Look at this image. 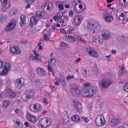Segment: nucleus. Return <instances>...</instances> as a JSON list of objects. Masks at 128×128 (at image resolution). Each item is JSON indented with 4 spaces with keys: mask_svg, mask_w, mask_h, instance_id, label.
<instances>
[{
    "mask_svg": "<svg viewBox=\"0 0 128 128\" xmlns=\"http://www.w3.org/2000/svg\"><path fill=\"white\" fill-rule=\"evenodd\" d=\"M39 121L44 126V128L50 126L51 123L50 120L45 118H42Z\"/></svg>",
    "mask_w": 128,
    "mask_h": 128,
    "instance_id": "obj_11",
    "label": "nucleus"
},
{
    "mask_svg": "<svg viewBox=\"0 0 128 128\" xmlns=\"http://www.w3.org/2000/svg\"><path fill=\"white\" fill-rule=\"evenodd\" d=\"M10 52L13 54H19L21 53V51L17 46H10L9 49Z\"/></svg>",
    "mask_w": 128,
    "mask_h": 128,
    "instance_id": "obj_9",
    "label": "nucleus"
},
{
    "mask_svg": "<svg viewBox=\"0 0 128 128\" xmlns=\"http://www.w3.org/2000/svg\"><path fill=\"white\" fill-rule=\"evenodd\" d=\"M10 64L8 63H5L4 64V67H5L8 70H10Z\"/></svg>",
    "mask_w": 128,
    "mask_h": 128,
    "instance_id": "obj_46",
    "label": "nucleus"
},
{
    "mask_svg": "<svg viewBox=\"0 0 128 128\" xmlns=\"http://www.w3.org/2000/svg\"><path fill=\"white\" fill-rule=\"evenodd\" d=\"M87 52L90 55H92L94 57L97 56V53L94 50H92L89 48H88L86 49Z\"/></svg>",
    "mask_w": 128,
    "mask_h": 128,
    "instance_id": "obj_15",
    "label": "nucleus"
},
{
    "mask_svg": "<svg viewBox=\"0 0 128 128\" xmlns=\"http://www.w3.org/2000/svg\"><path fill=\"white\" fill-rule=\"evenodd\" d=\"M95 122L96 125L98 126H102L105 124V122H101L98 119H96V118L95 119Z\"/></svg>",
    "mask_w": 128,
    "mask_h": 128,
    "instance_id": "obj_25",
    "label": "nucleus"
},
{
    "mask_svg": "<svg viewBox=\"0 0 128 128\" xmlns=\"http://www.w3.org/2000/svg\"><path fill=\"white\" fill-rule=\"evenodd\" d=\"M36 71L37 74L40 76L44 77L46 76V72L42 68L39 67L36 69Z\"/></svg>",
    "mask_w": 128,
    "mask_h": 128,
    "instance_id": "obj_8",
    "label": "nucleus"
},
{
    "mask_svg": "<svg viewBox=\"0 0 128 128\" xmlns=\"http://www.w3.org/2000/svg\"><path fill=\"white\" fill-rule=\"evenodd\" d=\"M18 12L17 10L16 9H14L11 11L10 12L11 15L12 16H15L16 15V14H17Z\"/></svg>",
    "mask_w": 128,
    "mask_h": 128,
    "instance_id": "obj_42",
    "label": "nucleus"
},
{
    "mask_svg": "<svg viewBox=\"0 0 128 128\" xmlns=\"http://www.w3.org/2000/svg\"><path fill=\"white\" fill-rule=\"evenodd\" d=\"M119 5L120 6H125L128 4V0H119Z\"/></svg>",
    "mask_w": 128,
    "mask_h": 128,
    "instance_id": "obj_28",
    "label": "nucleus"
},
{
    "mask_svg": "<svg viewBox=\"0 0 128 128\" xmlns=\"http://www.w3.org/2000/svg\"><path fill=\"white\" fill-rule=\"evenodd\" d=\"M90 82L86 83L84 84V86H85L84 88H87V87L90 86Z\"/></svg>",
    "mask_w": 128,
    "mask_h": 128,
    "instance_id": "obj_54",
    "label": "nucleus"
},
{
    "mask_svg": "<svg viewBox=\"0 0 128 128\" xmlns=\"http://www.w3.org/2000/svg\"><path fill=\"white\" fill-rule=\"evenodd\" d=\"M74 106L79 112L80 113L82 112V108L81 104L79 102L77 101L75 103Z\"/></svg>",
    "mask_w": 128,
    "mask_h": 128,
    "instance_id": "obj_18",
    "label": "nucleus"
},
{
    "mask_svg": "<svg viewBox=\"0 0 128 128\" xmlns=\"http://www.w3.org/2000/svg\"><path fill=\"white\" fill-rule=\"evenodd\" d=\"M34 54L35 56H34L33 54L30 55L29 58V59L30 60H40V59L38 56L39 55L38 54H37V52L35 51H34Z\"/></svg>",
    "mask_w": 128,
    "mask_h": 128,
    "instance_id": "obj_16",
    "label": "nucleus"
},
{
    "mask_svg": "<svg viewBox=\"0 0 128 128\" xmlns=\"http://www.w3.org/2000/svg\"><path fill=\"white\" fill-rule=\"evenodd\" d=\"M72 120L75 122H78L80 120V118L79 116L77 115H74L71 118Z\"/></svg>",
    "mask_w": 128,
    "mask_h": 128,
    "instance_id": "obj_29",
    "label": "nucleus"
},
{
    "mask_svg": "<svg viewBox=\"0 0 128 128\" xmlns=\"http://www.w3.org/2000/svg\"><path fill=\"white\" fill-rule=\"evenodd\" d=\"M81 2V1L80 0H74L72 2V4L73 6H75Z\"/></svg>",
    "mask_w": 128,
    "mask_h": 128,
    "instance_id": "obj_39",
    "label": "nucleus"
},
{
    "mask_svg": "<svg viewBox=\"0 0 128 128\" xmlns=\"http://www.w3.org/2000/svg\"><path fill=\"white\" fill-rule=\"evenodd\" d=\"M35 83L37 85H39L40 83L39 80L38 79H37L35 80Z\"/></svg>",
    "mask_w": 128,
    "mask_h": 128,
    "instance_id": "obj_57",
    "label": "nucleus"
},
{
    "mask_svg": "<svg viewBox=\"0 0 128 128\" xmlns=\"http://www.w3.org/2000/svg\"><path fill=\"white\" fill-rule=\"evenodd\" d=\"M61 16H53V19L57 22H61Z\"/></svg>",
    "mask_w": 128,
    "mask_h": 128,
    "instance_id": "obj_41",
    "label": "nucleus"
},
{
    "mask_svg": "<svg viewBox=\"0 0 128 128\" xmlns=\"http://www.w3.org/2000/svg\"><path fill=\"white\" fill-rule=\"evenodd\" d=\"M61 84L62 86L64 87L66 85L63 76H62L60 77Z\"/></svg>",
    "mask_w": 128,
    "mask_h": 128,
    "instance_id": "obj_37",
    "label": "nucleus"
},
{
    "mask_svg": "<svg viewBox=\"0 0 128 128\" xmlns=\"http://www.w3.org/2000/svg\"><path fill=\"white\" fill-rule=\"evenodd\" d=\"M123 90L126 92H128V82L126 83L124 85Z\"/></svg>",
    "mask_w": 128,
    "mask_h": 128,
    "instance_id": "obj_43",
    "label": "nucleus"
},
{
    "mask_svg": "<svg viewBox=\"0 0 128 128\" xmlns=\"http://www.w3.org/2000/svg\"><path fill=\"white\" fill-rule=\"evenodd\" d=\"M109 123V125L111 126H114L118 124L120 120L118 118H113L111 119Z\"/></svg>",
    "mask_w": 128,
    "mask_h": 128,
    "instance_id": "obj_13",
    "label": "nucleus"
},
{
    "mask_svg": "<svg viewBox=\"0 0 128 128\" xmlns=\"http://www.w3.org/2000/svg\"><path fill=\"white\" fill-rule=\"evenodd\" d=\"M15 86L16 88L20 89L24 85V80L22 78H18L14 81Z\"/></svg>",
    "mask_w": 128,
    "mask_h": 128,
    "instance_id": "obj_6",
    "label": "nucleus"
},
{
    "mask_svg": "<svg viewBox=\"0 0 128 128\" xmlns=\"http://www.w3.org/2000/svg\"><path fill=\"white\" fill-rule=\"evenodd\" d=\"M36 16H43L46 15V14L44 12L38 11L36 13Z\"/></svg>",
    "mask_w": 128,
    "mask_h": 128,
    "instance_id": "obj_38",
    "label": "nucleus"
},
{
    "mask_svg": "<svg viewBox=\"0 0 128 128\" xmlns=\"http://www.w3.org/2000/svg\"><path fill=\"white\" fill-rule=\"evenodd\" d=\"M101 35L104 39L108 40L110 38V32L108 30H104L101 32Z\"/></svg>",
    "mask_w": 128,
    "mask_h": 128,
    "instance_id": "obj_12",
    "label": "nucleus"
},
{
    "mask_svg": "<svg viewBox=\"0 0 128 128\" xmlns=\"http://www.w3.org/2000/svg\"><path fill=\"white\" fill-rule=\"evenodd\" d=\"M38 16H32L30 18L29 25L31 26H32L36 24L38 21L37 19Z\"/></svg>",
    "mask_w": 128,
    "mask_h": 128,
    "instance_id": "obj_14",
    "label": "nucleus"
},
{
    "mask_svg": "<svg viewBox=\"0 0 128 128\" xmlns=\"http://www.w3.org/2000/svg\"><path fill=\"white\" fill-rule=\"evenodd\" d=\"M122 68L120 67V69L121 70L124 72L125 74H127V72L125 68L123 66H121Z\"/></svg>",
    "mask_w": 128,
    "mask_h": 128,
    "instance_id": "obj_56",
    "label": "nucleus"
},
{
    "mask_svg": "<svg viewBox=\"0 0 128 128\" xmlns=\"http://www.w3.org/2000/svg\"><path fill=\"white\" fill-rule=\"evenodd\" d=\"M98 119L100 120L101 122H105L104 120V117L102 116L98 115L96 117V119Z\"/></svg>",
    "mask_w": 128,
    "mask_h": 128,
    "instance_id": "obj_40",
    "label": "nucleus"
},
{
    "mask_svg": "<svg viewBox=\"0 0 128 128\" xmlns=\"http://www.w3.org/2000/svg\"><path fill=\"white\" fill-rule=\"evenodd\" d=\"M81 118L83 119V120L84 122H88L90 121V120L87 117H82Z\"/></svg>",
    "mask_w": 128,
    "mask_h": 128,
    "instance_id": "obj_48",
    "label": "nucleus"
},
{
    "mask_svg": "<svg viewBox=\"0 0 128 128\" xmlns=\"http://www.w3.org/2000/svg\"><path fill=\"white\" fill-rule=\"evenodd\" d=\"M9 70H8L6 68L4 67V68L2 71L0 72V75H6L8 73V71Z\"/></svg>",
    "mask_w": 128,
    "mask_h": 128,
    "instance_id": "obj_32",
    "label": "nucleus"
},
{
    "mask_svg": "<svg viewBox=\"0 0 128 128\" xmlns=\"http://www.w3.org/2000/svg\"><path fill=\"white\" fill-rule=\"evenodd\" d=\"M74 12L76 13H80L82 12L80 10H78L76 8H75L74 10Z\"/></svg>",
    "mask_w": 128,
    "mask_h": 128,
    "instance_id": "obj_58",
    "label": "nucleus"
},
{
    "mask_svg": "<svg viewBox=\"0 0 128 128\" xmlns=\"http://www.w3.org/2000/svg\"><path fill=\"white\" fill-rule=\"evenodd\" d=\"M41 44V43L40 42L38 43V44L36 47V48L39 49L40 50H42V46L40 45Z\"/></svg>",
    "mask_w": 128,
    "mask_h": 128,
    "instance_id": "obj_53",
    "label": "nucleus"
},
{
    "mask_svg": "<svg viewBox=\"0 0 128 128\" xmlns=\"http://www.w3.org/2000/svg\"><path fill=\"white\" fill-rule=\"evenodd\" d=\"M82 19V16H76L74 19L73 24L75 25H79Z\"/></svg>",
    "mask_w": 128,
    "mask_h": 128,
    "instance_id": "obj_17",
    "label": "nucleus"
},
{
    "mask_svg": "<svg viewBox=\"0 0 128 128\" xmlns=\"http://www.w3.org/2000/svg\"><path fill=\"white\" fill-rule=\"evenodd\" d=\"M74 78V76H68L66 77V79L67 80H69L70 79L73 78Z\"/></svg>",
    "mask_w": 128,
    "mask_h": 128,
    "instance_id": "obj_59",
    "label": "nucleus"
},
{
    "mask_svg": "<svg viewBox=\"0 0 128 128\" xmlns=\"http://www.w3.org/2000/svg\"><path fill=\"white\" fill-rule=\"evenodd\" d=\"M34 93L33 90L27 91L22 95V98L24 101L28 102L34 98Z\"/></svg>",
    "mask_w": 128,
    "mask_h": 128,
    "instance_id": "obj_2",
    "label": "nucleus"
},
{
    "mask_svg": "<svg viewBox=\"0 0 128 128\" xmlns=\"http://www.w3.org/2000/svg\"><path fill=\"white\" fill-rule=\"evenodd\" d=\"M1 3L4 7H6L7 4V0H0Z\"/></svg>",
    "mask_w": 128,
    "mask_h": 128,
    "instance_id": "obj_45",
    "label": "nucleus"
},
{
    "mask_svg": "<svg viewBox=\"0 0 128 128\" xmlns=\"http://www.w3.org/2000/svg\"><path fill=\"white\" fill-rule=\"evenodd\" d=\"M20 20V24L21 26L23 27L25 26L26 25L25 16H23V17H21Z\"/></svg>",
    "mask_w": 128,
    "mask_h": 128,
    "instance_id": "obj_24",
    "label": "nucleus"
},
{
    "mask_svg": "<svg viewBox=\"0 0 128 128\" xmlns=\"http://www.w3.org/2000/svg\"><path fill=\"white\" fill-rule=\"evenodd\" d=\"M112 83L111 80L106 77L103 78L98 83L99 86L102 88H106Z\"/></svg>",
    "mask_w": 128,
    "mask_h": 128,
    "instance_id": "obj_4",
    "label": "nucleus"
},
{
    "mask_svg": "<svg viewBox=\"0 0 128 128\" xmlns=\"http://www.w3.org/2000/svg\"><path fill=\"white\" fill-rule=\"evenodd\" d=\"M16 22L15 20L12 19L10 20L6 27V31L10 32L13 30L16 26Z\"/></svg>",
    "mask_w": 128,
    "mask_h": 128,
    "instance_id": "obj_5",
    "label": "nucleus"
},
{
    "mask_svg": "<svg viewBox=\"0 0 128 128\" xmlns=\"http://www.w3.org/2000/svg\"><path fill=\"white\" fill-rule=\"evenodd\" d=\"M46 98H44L43 100V102L44 103L46 104H48V102L46 100Z\"/></svg>",
    "mask_w": 128,
    "mask_h": 128,
    "instance_id": "obj_64",
    "label": "nucleus"
},
{
    "mask_svg": "<svg viewBox=\"0 0 128 128\" xmlns=\"http://www.w3.org/2000/svg\"><path fill=\"white\" fill-rule=\"evenodd\" d=\"M35 104H30L28 108L32 112H35Z\"/></svg>",
    "mask_w": 128,
    "mask_h": 128,
    "instance_id": "obj_31",
    "label": "nucleus"
},
{
    "mask_svg": "<svg viewBox=\"0 0 128 128\" xmlns=\"http://www.w3.org/2000/svg\"><path fill=\"white\" fill-rule=\"evenodd\" d=\"M64 3L62 2L58 1L56 2V5H58V9L60 11H62L64 9Z\"/></svg>",
    "mask_w": 128,
    "mask_h": 128,
    "instance_id": "obj_22",
    "label": "nucleus"
},
{
    "mask_svg": "<svg viewBox=\"0 0 128 128\" xmlns=\"http://www.w3.org/2000/svg\"><path fill=\"white\" fill-rule=\"evenodd\" d=\"M55 30H54L52 28H50L48 30V32L49 33H50L53 32Z\"/></svg>",
    "mask_w": 128,
    "mask_h": 128,
    "instance_id": "obj_63",
    "label": "nucleus"
},
{
    "mask_svg": "<svg viewBox=\"0 0 128 128\" xmlns=\"http://www.w3.org/2000/svg\"><path fill=\"white\" fill-rule=\"evenodd\" d=\"M20 121L19 120H17L15 121V123L17 124V125L21 127L22 126V124L20 123Z\"/></svg>",
    "mask_w": 128,
    "mask_h": 128,
    "instance_id": "obj_51",
    "label": "nucleus"
},
{
    "mask_svg": "<svg viewBox=\"0 0 128 128\" xmlns=\"http://www.w3.org/2000/svg\"><path fill=\"white\" fill-rule=\"evenodd\" d=\"M6 95L10 98H13L16 96L15 93L10 89H8L6 91Z\"/></svg>",
    "mask_w": 128,
    "mask_h": 128,
    "instance_id": "obj_19",
    "label": "nucleus"
},
{
    "mask_svg": "<svg viewBox=\"0 0 128 128\" xmlns=\"http://www.w3.org/2000/svg\"><path fill=\"white\" fill-rule=\"evenodd\" d=\"M61 44L62 46L68 47V45L66 43L62 42L61 43Z\"/></svg>",
    "mask_w": 128,
    "mask_h": 128,
    "instance_id": "obj_52",
    "label": "nucleus"
},
{
    "mask_svg": "<svg viewBox=\"0 0 128 128\" xmlns=\"http://www.w3.org/2000/svg\"><path fill=\"white\" fill-rule=\"evenodd\" d=\"M27 3L29 4H32L34 3L36 0H24Z\"/></svg>",
    "mask_w": 128,
    "mask_h": 128,
    "instance_id": "obj_49",
    "label": "nucleus"
},
{
    "mask_svg": "<svg viewBox=\"0 0 128 128\" xmlns=\"http://www.w3.org/2000/svg\"><path fill=\"white\" fill-rule=\"evenodd\" d=\"M41 7L42 9L49 11L52 9L53 6L52 4L49 1H46L42 5Z\"/></svg>",
    "mask_w": 128,
    "mask_h": 128,
    "instance_id": "obj_7",
    "label": "nucleus"
},
{
    "mask_svg": "<svg viewBox=\"0 0 128 128\" xmlns=\"http://www.w3.org/2000/svg\"><path fill=\"white\" fill-rule=\"evenodd\" d=\"M10 103V102L8 100L4 101L2 102V106L4 108H6Z\"/></svg>",
    "mask_w": 128,
    "mask_h": 128,
    "instance_id": "obj_35",
    "label": "nucleus"
},
{
    "mask_svg": "<svg viewBox=\"0 0 128 128\" xmlns=\"http://www.w3.org/2000/svg\"><path fill=\"white\" fill-rule=\"evenodd\" d=\"M104 18V21L107 23L110 22L113 20V16H105Z\"/></svg>",
    "mask_w": 128,
    "mask_h": 128,
    "instance_id": "obj_26",
    "label": "nucleus"
},
{
    "mask_svg": "<svg viewBox=\"0 0 128 128\" xmlns=\"http://www.w3.org/2000/svg\"><path fill=\"white\" fill-rule=\"evenodd\" d=\"M36 125L38 126L39 128H43L44 127V126L42 123H40V121L38 123L36 124Z\"/></svg>",
    "mask_w": 128,
    "mask_h": 128,
    "instance_id": "obj_47",
    "label": "nucleus"
},
{
    "mask_svg": "<svg viewBox=\"0 0 128 128\" xmlns=\"http://www.w3.org/2000/svg\"><path fill=\"white\" fill-rule=\"evenodd\" d=\"M121 23L124 24L128 20V18L126 16H119L117 18Z\"/></svg>",
    "mask_w": 128,
    "mask_h": 128,
    "instance_id": "obj_21",
    "label": "nucleus"
},
{
    "mask_svg": "<svg viewBox=\"0 0 128 128\" xmlns=\"http://www.w3.org/2000/svg\"><path fill=\"white\" fill-rule=\"evenodd\" d=\"M73 37H74V38L75 39H75H77L78 40L79 38L80 37L79 36H78V35H74Z\"/></svg>",
    "mask_w": 128,
    "mask_h": 128,
    "instance_id": "obj_61",
    "label": "nucleus"
},
{
    "mask_svg": "<svg viewBox=\"0 0 128 128\" xmlns=\"http://www.w3.org/2000/svg\"><path fill=\"white\" fill-rule=\"evenodd\" d=\"M94 73L95 74H98V70L97 67L96 66H95L94 68Z\"/></svg>",
    "mask_w": 128,
    "mask_h": 128,
    "instance_id": "obj_50",
    "label": "nucleus"
},
{
    "mask_svg": "<svg viewBox=\"0 0 128 128\" xmlns=\"http://www.w3.org/2000/svg\"><path fill=\"white\" fill-rule=\"evenodd\" d=\"M35 112H40L42 110V106L40 104H35Z\"/></svg>",
    "mask_w": 128,
    "mask_h": 128,
    "instance_id": "obj_30",
    "label": "nucleus"
},
{
    "mask_svg": "<svg viewBox=\"0 0 128 128\" xmlns=\"http://www.w3.org/2000/svg\"><path fill=\"white\" fill-rule=\"evenodd\" d=\"M96 88L94 87H91L88 89V97L92 96L97 93Z\"/></svg>",
    "mask_w": 128,
    "mask_h": 128,
    "instance_id": "obj_10",
    "label": "nucleus"
},
{
    "mask_svg": "<svg viewBox=\"0 0 128 128\" xmlns=\"http://www.w3.org/2000/svg\"><path fill=\"white\" fill-rule=\"evenodd\" d=\"M80 95L82 96L88 97V89L86 88H84L82 90L80 93Z\"/></svg>",
    "mask_w": 128,
    "mask_h": 128,
    "instance_id": "obj_20",
    "label": "nucleus"
},
{
    "mask_svg": "<svg viewBox=\"0 0 128 128\" xmlns=\"http://www.w3.org/2000/svg\"><path fill=\"white\" fill-rule=\"evenodd\" d=\"M78 88V86L76 84H72L70 86V91L72 95L77 97L79 95L80 91Z\"/></svg>",
    "mask_w": 128,
    "mask_h": 128,
    "instance_id": "obj_3",
    "label": "nucleus"
},
{
    "mask_svg": "<svg viewBox=\"0 0 128 128\" xmlns=\"http://www.w3.org/2000/svg\"><path fill=\"white\" fill-rule=\"evenodd\" d=\"M84 26L88 28V32L89 33H94L95 31L99 32L101 28V25L98 21L92 19H89L86 21L84 24Z\"/></svg>",
    "mask_w": 128,
    "mask_h": 128,
    "instance_id": "obj_1",
    "label": "nucleus"
},
{
    "mask_svg": "<svg viewBox=\"0 0 128 128\" xmlns=\"http://www.w3.org/2000/svg\"><path fill=\"white\" fill-rule=\"evenodd\" d=\"M67 40L69 42H72L75 41L74 37L73 36H69L68 37L66 38Z\"/></svg>",
    "mask_w": 128,
    "mask_h": 128,
    "instance_id": "obj_34",
    "label": "nucleus"
},
{
    "mask_svg": "<svg viewBox=\"0 0 128 128\" xmlns=\"http://www.w3.org/2000/svg\"><path fill=\"white\" fill-rule=\"evenodd\" d=\"M27 118L28 120L32 122H34L36 120L35 117L29 113L27 114Z\"/></svg>",
    "mask_w": 128,
    "mask_h": 128,
    "instance_id": "obj_23",
    "label": "nucleus"
},
{
    "mask_svg": "<svg viewBox=\"0 0 128 128\" xmlns=\"http://www.w3.org/2000/svg\"><path fill=\"white\" fill-rule=\"evenodd\" d=\"M78 7L82 12L86 8L85 6L83 3L80 4L79 5Z\"/></svg>",
    "mask_w": 128,
    "mask_h": 128,
    "instance_id": "obj_36",
    "label": "nucleus"
},
{
    "mask_svg": "<svg viewBox=\"0 0 128 128\" xmlns=\"http://www.w3.org/2000/svg\"><path fill=\"white\" fill-rule=\"evenodd\" d=\"M65 117L64 116V123L65 124H67V122L69 120V119L68 118H67L66 119V120L65 119Z\"/></svg>",
    "mask_w": 128,
    "mask_h": 128,
    "instance_id": "obj_60",
    "label": "nucleus"
},
{
    "mask_svg": "<svg viewBox=\"0 0 128 128\" xmlns=\"http://www.w3.org/2000/svg\"><path fill=\"white\" fill-rule=\"evenodd\" d=\"M83 76L85 78L88 77L89 75V73L88 70H84L82 72Z\"/></svg>",
    "mask_w": 128,
    "mask_h": 128,
    "instance_id": "obj_33",
    "label": "nucleus"
},
{
    "mask_svg": "<svg viewBox=\"0 0 128 128\" xmlns=\"http://www.w3.org/2000/svg\"><path fill=\"white\" fill-rule=\"evenodd\" d=\"M43 37L44 40H49V38L47 37V35L46 34H44Z\"/></svg>",
    "mask_w": 128,
    "mask_h": 128,
    "instance_id": "obj_55",
    "label": "nucleus"
},
{
    "mask_svg": "<svg viewBox=\"0 0 128 128\" xmlns=\"http://www.w3.org/2000/svg\"><path fill=\"white\" fill-rule=\"evenodd\" d=\"M56 61L54 58L50 59L48 60V62L50 64H51L53 67H55L56 66Z\"/></svg>",
    "mask_w": 128,
    "mask_h": 128,
    "instance_id": "obj_27",
    "label": "nucleus"
},
{
    "mask_svg": "<svg viewBox=\"0 0 128 128\" xmlns=\"http://www.w3.org/2000/svg\"><path fill=\"white\" fill-rule=\"evenodd\" d=\"M60 32L63 34H66V32L65 31V30L64 29H61L60 30Z\"/></svg>",
    "mask_w": 128,
    "mask_h": 128,
    "instance_id": "obj_62",
    "label": "nucleus"
},
{
    "mask_svg": "<svg viewBox=\"0 0 128 128\" xmlns=\"http://www.w3.org/2000/svg\"><path fill=\"white\" fill-rule=\"evenodd\" d=\"M7 20L6 16H1L0 17V22H5Z\"/></svg>",
    "mask_w": 128,
    "mask_h": 128,
    "instance_id": "obj_44",
    "label": "nucleus"
}]
</instances>
